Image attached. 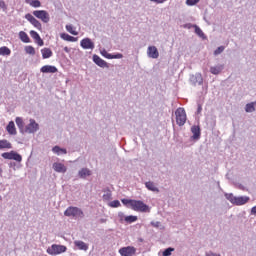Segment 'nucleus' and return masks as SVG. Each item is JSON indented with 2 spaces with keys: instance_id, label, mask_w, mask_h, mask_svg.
Instances as JSON below:
<instances>
[{
  "instance_id": "36",
  "label": "nucleus",
  "mask_w": 256,
  "mask_h": 256,
  "mask_svg": "<svg viewBox=\"0 0 256 256\" xmlns=\"http://www.w3.org/2000/svg\"><path fill=\"white\" fill-rule=\"evenodd\" d=\"M172 251H175V248H172V247L166 248V249L162 252V255H163V256H171Z\"/></svg>"
},
{
  "instance_id": "17",
  "label": "nucleus",
  "mask_w": 256,
  "mask_h": 256,
  "mask_svg": "<svg viewBox=\"0 0 256 256\" xmlns=\"http://www.w3.org/2000/svg\"><path fill=\"white\" fill-rule=\"evenodd\" d=\"M223 69H225V65L217 64L216 66L210 67V73H212V75H219V74H221Z\"/></svg>"
},
{
  "instance_id": "45",
  "label": "nucleus",
  "mask_w": 256,
  "mask_h": 256,
  "mask_svg": "<svg viewBox=\"0 0 256 256\" xmlns=\"http://www.w3.org/2000/svg\"><path fill=\"white\" fill-rule=\"evenodd\" d=\"M195 25L196 24L187 23V24L183 25V28L184 29H193V28H195Z\"/></svg>"
},
{
  "instance_id": "31",
  "label": "nucleus",
  "mask_w": 256,
  "mask_h": 256,
  "mask_svg": "<svg viewBox=\"0 0 256 256\" xmlns=\"http://www.w3.org/2000/svg\"><path fill=\"white\" fill-rule=\"evenodd\" d=\"M246 113H253L255 111V103H248L245 106Z\"/></svg>"
},
{
  "instance_id": "51",
  "label": "nucleus",
  "mask_w": 256,
  "mask_h": 256,
  "mask_svg": "<svg viewBox=\"0 0 256 256\" xmlns=\"http://www.w3.org/2000/svg\"><path fill=\"white\" fill-rule=\"evenodd\" d=\"M238 189H241V191H245V186L243 184H238Z\"/></svg>"
},
{
  "instance_id": "26",
  "label": "nucleus",
  "mask_w": 256,
  "mask_h": 256,
  "mask_svg": "<svg viewBox=\"0 0 256 256\" xmlns=\"http://www.w3.org/2000/svg\"><path fill=\"white\" fill-rule=\"evenodd\" d=\"M52 151H53V153H55L56 155H67V149H65V148H61V147H59V146H54L53 148H52Z\"/></svg>"
},
{
  "instance_id": "38",
  "label": "nucleus",
  "mask_w": 256,
  "mask_h": 256,
  "mask_svg": "<svg viewBox=\"0 0 256 256\" xmlns=\"http://www.w3.org/2000/svg\"><path fill=\"white\" fill-rule=\"evenodd\" d=\"M225 51V46H219L215 51H214V55H221V53H223Z\"/></svg>"
},
{
  "instance_id": "54",
  "label": "nucleus",
  "mask_w": 256,
  "mask_h": 256,
  "mask_svg": "<svg viewBox=\"0 0 256 256\" xmlns=\"http://www.w3.org/2000/svg\"><path fill=\"white\" fill-rule=\"evenodd\" d=\"M100 223H107V219H104V218L100 219Z\"/></svg>"
},
{
  "instance_id": "7",
  "label": "nucleus",
  "mask_w": 256,
  "mask_h": 256,
  "mask_svg": "<svg viewBox=\"0 0 256 256\" xmlns=\"http://www.w3.org/2000/svg\"><path fill=\"white\" fill-rule=\"evenodd\" d=\"M32 15H34V17H36L37 19H40V21H42L43 23H49L51 19L49 16V12H47L46 10H35L32 12Z\"/></svg>"
},
{
  "instance_id": "59",
  "label": "nucleus",
  "mask_w": 256,
  "mask_h": 256,
  "mask_svg": "<svg viewBox=\"0 0 256 256\" xmlns=\"http://www.w3.org/2000/svg\"><path fill=\"white\" fill-rule=\"evenodd\" d=\"M0 177H1V173H0Z\"/></svg>"
},
{
  "instance_id": "13",
  "label": "nucleus",
  "mask_w": 256,
  "mask_h": 256,
  "mask_svg": "<svg viewBox=\"0 0 256 256\" xmlns=\"http://www.w3.org/2000/svg\"><path fill=\"white\" fill-rule=\"evenodd\" d=\"M191 133H193L191 139L194 141H199V139H201V127L197 125L192 126Z\"/></svg>"
},
{
  "instance_id": "47",
  "label": "nucleus",
  "mask_w": 256,
  "mask_h": 256,
  "mask_svg": "<svg viewBox=\"0 0 256 256\" xmlns=\"http://www.w3.org/2000/svg\"><path fill=\"white\" fill-rule=\"evenodd\" d=\"M205 256H221V254L215 253L213 251L205 252Z\"/></svg>"
},
{
  "instance_id": "56",
  "label": "nucleus",
  "mask_w": 256,
  "mask_h": 256,
  "mask_svg": "<svg viewBox=\"0 0 256 256\" xmlns=\"http://www.w3.org/2000/svg\"><path fill=\"white\" fill-rule=\"evenodd\" d=\"M0 201H3V197L0 195Z\"/></svg>"
},
{
  "instance_id": "37",
  "label": "nucleus",
  "mask_w": 256,
  "mask_h": 256,
  "mask_svg": "<svg viewBox=\"0 0 256 256\" xmlns=\"http://www.w3.org/2000/svg\"><path fill=\"white\" fill-rule=\"evenodd\" d=\"M30 5H31V7H34V8H39V7H41V1H39V0H32L31 2H30Z\"/></svg>"
},
{
  "instance_id": "29",
  "label": "nucleus",
  "mask_w": 256,
  "mask_h": 256,
  "mask_svg": "<svg viewBox=\"0 0 256 256\" xmlns=\"http://www.w3.org/2000/svg\"><path fill=\"white\" fill-rule=\"evenodd\" d=\"M19 37L23 41V43H30L31 39L29 38V35H27L24 31L19 32Z\"/></svg>"
},
{
  "instance_id": "10",
  "label": "nucleus",
  "mask_w": 256,
  "mask_h": 256,
  "mask_svg": "<svg viewBox=\"0 0 256 256\" xmlns=\"http://www.w3.org/2000/svg\"><path fill=\"white\" fill-rule=\"evenodd\" d=\"M136 249L133 246L122 247L119 249V253L122 256H133L136 253Z\"/></svg>"
},
{
  "instance_id": "20",
  "label": "nucleus",
  "mask_w": 256,
  "mask_h": 256,
  "mask_svg": "<svg viewBox=\"0 0 256 256\" xmlns=\"http://www.w3.org/2000/svg\"><path fill=\"white\" fill-rule=\"evenodd\" d=\"M41 73H57V67L51 65H45L40 69Z\"/></svg>"
},
{
  "instance_id": "49",
  "label": "nucleus",
  "mask_w": 256,
  "mask_h": 256,
  "mask_svg": "<svg viewBox=\"0 0 256 256\" xmlns=\"http://www.w3.org/2000/svg\"><path fill=\"white\" fill-rule=\"evenodd\" d=\"M250 215H256V206L251 208Z\"/></svg>"
},
{
  "instance_id": "6",
  "label": "nucleus",
  "mask_w": 256,
  "mask_h": 256,
  "mask_svg": "<svg viewBox=\"0 0 256 256\" xmlns=\"http://www.w3.org/2000/svg\"><path fill=\"white\" fill-rule=\"evenodd\" d=\"M1 157H3V159L17 161V163H21V161H23V157L21 156V154L17 153L16 151H13V150L10 152L2 153Z\"/></svg>"
},
{
  "instance_id": "2",
  "label": "nucleus",
  "mask_w": 256,
  "mask_h": 256,
  "mask_svg": "<svg viewBox=\"0 0 256 256\" xmlns=\"http://www.w3.org/2000/svg\"><path fill=\"white\" fill-rule=\"evenodd\" d=\"M224 197L227 199V201H230L232 205L241 206L246 205V203H249L251 201V198L249 196H235L233 193H225Z\"/></svg>"
},
{
  "instance_id": "34",
  "label": "nucleus",
  "mask_w": 256,
  "mask_h": 256,
  "mask_svg": "<svg viewBox=\"0 0 256 256\" xmlns=\"http://www.w3.org/2000/svg\"><path fill=\"white\" fill-rule=\"evenodd\" d=\"M66 30L68 31V33H71V35H79V32L75 31L73 29V25H66Z\"/></svg>"
},
{
  "instance_id": "55",
  "label": "nucleus",
  "mask_w": 256,
  "mask_h": 256,
  "mask_svg": "<svg viewBox=\"0 0 256 256\" xmlns=\"http://www.w3.org/2000/svg\"><path fill=\"white\" fill-rule=\"evenodd\" d=\"M119 217H123V213H119Z\"/></svg>"
},
{
  "instance_id": "24",
  "label": "nucleus",
  "mask_w": 256,
  "mask_h": 256,
  "mask_svg": "<svg viewBox=\"0 0 256 256\" xmlns=\"http://www.w3.org/2000/svg\"><path fill=\"white\" fill-rule=\"evenodd\" d=\"M145 187L146 189H148V191H153L154 193H159V188H157V186H155V183L148 181L145 183Z\"/></svg>"
},
{
  "instance_id": "52",
  "label": "nucleus",
  "mask_w": 256,
  "mask_h": 256,
  "mask_svg": "<svg viewBox=\"0 0 256 256\" xmlns=\"http://www.w3.org/2000/svg\"><path fill=\"white\" fill-rule=\"evenodd\" d=\"M64 51H65V53H71V48H69V47H64Z\"/></svg>"
},
{
  "instance_id": "3",
  "label": "nucleus",
  "mask_w": 256,
  "mask_h": 256,
  "mask_svg": "<svg viewBox=\"0 0 256 256\" xmlns=\"http://www.w3.org/2000/svg\"><path fill=\"white\" fill-rule=\"evenodd\" d=\"M65 217H79L80 219H83L85 217V214L83 213V210L78 207L70 206L68 207L64 212Z\"/></svg>"
},
{
  "instance_id": "35",
  "label": "nucleus",
  "mask_w": 256,
  "mask_h": 256,
  "mask_svg": "<svg viewBox=\"0 0 256 256\" xmlns=\"http://www.w3.org/2000/svg\"><path fill=\"white\" fill-rule=\"evenodd\" d=\"M25 51L28 55H35V48L33 46H26Z\"/></svg>"
},
{
  "instance_id": "23",
  "label": "nucleus",
  "mask_w": 256,
  "mask_h": 256,
  "mask_svg": "<svg viewBox=\"0 0 256 256\" xmlns=\"http://www.w3.org/2000/svg\"><path fill=\"white\" fill-rule=\"evenodd\" d=\"M13 149V145L6 139L0 140V150Z\"/></svg>"
},
{
  "instance_id": "57",
  "label": "nucleus",
  "mask_w": 256,
  "mask_h": 256,
  "mask_svg": "<svg viewBox=\"0 0 256 256\" xmlns=\"http://www.w3.org/2000/svg\"><path fill=\"white\" fill-rule=\"evenodd\" d=\"M0 173H3V169L0 168Z\"/></svg>"
},
{
  "instance_id": "44",
  "label": "nucleus",
  "mask_w": 256,
  "mask_h": 256,
  "mask_svg": "<svg viewBox=\"0 0 256 256\" xmlns=\"http://www.w3.org/2000/svg\"><path fill=\"white\" fill-rule=\"evenodd\" d=\"M0 9H3V11H7V4H5V1L0 0Z\"/></svg>"
},
{
  "instance_id": "42",
  "label": "nucleus",
  "mask_w": 256,
  "mask_h": 256,
  "mask_svg": "<svg viewBox=\"0 0 256 256\" xmlns=\"http://www.w3.org/2000/svg\"><path fill=\"white\" fill-rule=\"evenodd\" d=\"M111 207H121V202H119V200H114L112 202H110L109 204Z\"/></svg>"
},
{
  "instance_id": "14",
  "label": "nucleus",
  "mask_w": 256,
  "mask_h": 256,
  "mask_svg": "<svg viewBox=\"0 0 256 256\" xmlns=\"http://www.w3.org/2000/svg\"><path fill=\"white\" fill-rule=\"evenodd\" d=\"M190 82L192 83V85H197V83L199 85H203V75H201V73H196L195 75H191Z\"/></svg>"
},
{
  "instance_id": "46",
  "label": "nucleus",
  "mask_w": 256,
  "mask_h": 256,
  "mask_svg": "<svg viewBox=\"0 0 256 256\" xmlns=\"http://www.w3.org/2000/svg\"><path fill=\"white\" fill-rule=\"evenodd\" d=\"M150 225H152V227H155L156 229H159V227H161V222L156 221V222H151Z\"/></svg>"
},
{
  "instance_id": "53",
  "label": "nucleus",
  "mask_w": 256,
  "mask_h": 256,
  "mask_svg": "<svg viewBox=\"0 0 256 256\" xmlns=\"http://www.w3.org/2000/svg\"><path fill=\"white\" fill-rule=\"evenodd\" d=\"M203 111V108L201 107V104H198L197 113H201Z\"/></svg>"
},
{
  "instance_id": "41",
  "label": "nucleus",
  "mask_w": 256,
  "mask_h": 256,
  "mask_svg": "<svg viewBox=\"0 0 256 256\" xmlns=\"http://www.w3.org/2000/svg\"><path fill=\"white\" fill-rule=\"evenodd\" d=\"M200 0H186V5L193 7V5H197Z\"/></svg>"
},
{
  "instance_id": "18",
  "label": "nucleus",
  "mask_w": 256,
  "mask_h": 256,
  "mask_svg": "<svg viewBox=\"0 0 256 256\" xmlns=\"http://www.w3.org/2000/svg\"><path fill=\"white\" fill-rule=\"evenodd\" d=\"M91 175L92 172L89 168H82L78 171V177H80V179H87V177H91Z\"/></svg>"
},
{
  "instance_id": "50",
  "label": "nucleus",
  "mask_w": 256,
  "mask_h": 256,
  "mask_svg": "<svg viewBox=\"0 0 256 256\" xmlns=\"http://www.w3.org/2000/svg\"><path fill=\"white\" fill-rule=\"evenodd\" d=\"M152 3H165L167 0H150Z\"/></svg>"
},
{
  "instance_id": "15",
  "label": "nucleus",
  "mask_w": 256,
  "mask_h": 256,
  "mask_svg": "<svg viewBox=\"0 0 256 256\" xmlns=\"http://www.w3.org/2000/svg\"><path fill=\"white\" fill-rule=\"evenodd\" d=\"M148 57H151V59L159 58V50H157V47L155 46L148 47Z\"/></svg>"
},
{
  "instance_id": "28",
  "label": "nucleus",
  "mask_w": 256,
  "mask_h": 256,
  "mask_svg": "<svg viewBox=\"0 0 256 256\" xmlns=\"http://www.w3.org/2000/svg\"><path fill=\"white\" fill-rule=\"evenodd\" d=\"M194 29H195V33L196 35H198V37H200L201 39H207V36L205 35V33H203V30H201V28L197 25H194Z\"/></svg>"
},
{
  "instance_id": "58",
  "label": "nucleus",
  "mask_w": 256,
  "mask_h": 256,
  "mask_svg": "<svg viewBox=\"0 0 256 256\" xmlns=\"http://www.w3.org/2000/svg\"><path fill=\"white\" fill-rule=\"evenodd\" d=\"M252 103H254V107H255V105H256V101H255V102H252Z\"/></svg>"
},
{
  "instance_id": "1",
  "label": "nucleus",
  "mask_w": 256,
  "mask_h": 256,
  "mask_svg": "<svg viewBox=\"0 0 256 256\" xmlns=\"http://www.w3.org/2000/svg\"><path fill=\"white\" fill-rule=\"evenodd\" d=\"M123 205L126 207H131L133 211H138L140 213H149V206L144 204L141 200H133V199H122L121 200Z\"/></svg>"
},
{
  "instance_id": "40",
  "label": "nucleus",
  "mask_w": 256,
  "mask_h": 256,
  "mask_svg": "<svg viewBox=\"0 0 256 256\" xmlns=\"http://www.w3.org/2000/svg\"><path fill=\"white\" fill-rule=\"evenodd\" d=\"M30 36L34 41H36V39H39V37H41L39 36V33H37L35 30L30 31Z\"/></svg>"
},
{
  "instance_id": "5",
  "label": "nucleus",
  "mask_w": 256,
  "mask_h": 256,
  "mask_svg": "<svg viewBox=\"0 0 256 256\" xmlns=\"http://www.w3.org/2000/svg\"><path fill=\"white\" fill-rule=\"evenodd\" d=\"M48 255H61L67 251V246L53 244L51 247L47 248Z\"/></svg>"
},
{
  "instance_id": "9",
  "label": "nucleus",
  "mask_w": 256,
  "mask_h": 256,
  "mask_svg": "<svg viewBox=\"0 0 256 256\" xmlns=\"http://www.w3.org/2000/svg\"><path fill=\"white\" fill-rule=\"evenodd\" d=\"M25 19H27V21H29V23H31V25H33L39 31H41V29L43 28L41 22H39V20L32 16L31 13L26 14Z\"/></svg>"
},
{
  "instance_id": "30",
  "label": "nucleus",
  "mask_w": 256,
  "mask_h": 256,
  "mask_svg": "<svg viewBox=\"0 0 256 256\" xmlns=\"http://www.w3.org/2000/svg\"><path fill=\"white\" fill-rule=\"evenodd\" d=\"M0 55L9 56L11 55V49L7 46L0 47Z\"/></svg>"
},
{
  "instance_id": "32",
  "label": "nucleus",
  "mask_w": 256,
  "mask_h": 256,
  "mask_svg": "<svg viewBox=\"0 0 256 256\" xmlns=\"http://www.w3.org/2000/svg\"><path fill=\"white\" fill-rule=\"evenodd\" d=\"M111 190H109V188H107L105 191H104V195H103V200L104 201H109L111 199Z\"/></svg>"
},
{
  "instance_id": "33",
  "label": "nucleus",
  "mask_w": 256,
  "mask_h": 256,
  "mask_svg": "<svg viewBox=\"0 0 256 256\" xmlns=\"http://www.w3.org/2000/svg\"><path fill=\"white\" fill-rule=\"evenodd\" d=\"M124 221H126V223H135V221H137V216H133V215L126 216L124 218Z\"/></svg>"
},
{
  "instance_id": "43",
  "label": "nucleus",
  "mask_w": 256,
  "mask_h": 256,
  "mask_svg": "<svg viewBox=\"0 0 256 256\" xmlns=\"http://www.w3.org/2000/svg\"><path fill=\"white\" fill-rule=\"evenodd\" d=\"M35 43H37V45H39V47H43V45H45V42H43V39H41V37L37 38L35 40Z\"/></svg>"
},
{
  "instance_id": "8",
  "label": "nucleus",
  "mask_w": 256,
  "mask_h": 256,
  "mask_svg": "<svg viewBox=\"0 0 256 256\" xmlns=\"http://www.w3.org/2000/svg\"><path fill=\"white\" fill-rule=\"evenodd\" d=\"M37 131H39V124L35 121V119H30V123L24 128V134L37 133Z\"/></svg>"
},
{
  "instance_id": "16",
  "label": "nucleus",
  "mask_w": 256,
  "mask_h": 256,
  "mask_svg": "<svg viewBox=\"0 0 256 256\" xmlns=\"http://www.w3.org/2000/svg\"><path fill=\"white\" fill-rule=\"evenodd\" d=\"M52 167L56 173H67V167L63 163L55 162Z\"/></svg>"
},
{
  "instance_id": "19",
  "label": "nucleus",
  "mask_w": 256,
  "mask_h": 256,
  "mask_svg": "<svg viewBox=\"0 0 256 256\" xmlns=\"http://www.w3.org/2000/svg\"><path fill=\"white\" fill-rule=\"evenodd\" d=\"M74 245L80 249V251H87L89 249V245L81 240L74 241Z\"/></svg>"
},
{
  "instance_id": "25",
  "label": "nucleus",
  "mask_w": 256,
  "mask_h": 256,
  "mask_svg": "<svg viewBox=\"0 0 256 256\" xmlns=\"http://www.w3.org/2000/svg\"><path fill=\"white\" fill-rule=\"evenodd\" d=\"M41 53L43 59H49L50 57H53V51H51L50 48H43Z\"/></svg>"
},
{
  "instance_id": "21",
  "label": "nucleus",
  "mask_w": 256,
  "mask_h": 256,
  "mask_svg": "<svg viewBox=\"0 0 256 256\" xmlns=\"http://www.w3.org/2000/svg\"><path fill=\"white\" fill-rule=\"evenodd\" d=\"M6 131L9 135H17V129L15 128V122L10 121L6 127Z\"/></svg>"
},
{
  "instance_id": "11",
  "label": "nucleus",
  "mask_w": 256,
  "mask_h": 256,
  "mask_svg": "<svg viewBox=\"0 0 256 256\" xmlns=\"http://www.w3.org/2000/svg\"><path fill=\"white\" fill-rule=\"evenodd\" d=\"M92 59H93V62L96 65H98V67H101L102 69H105V68L109 69V64L105 60L101 59V57H99L97 54H94Z\"/></svg>"
},
{
  "instance_id": "39",
  "label": "nucleus",
  "mask_w": 256,
  "mask_h": 256,
  "mask_svg": "<svg viewBox=\"0 0 256 256\" xmlns=\"http://www.w3.org/2000/svg\"><path fill=\"white\" fill-rule=\"evenodd\" d=\"M101 55L105 57L106 59H113V54H109L107 50H102Z\"/></svg>"
},
{
  "instance_id": "12",
  "label": "nucleus",
  "mask_w": 256,
  "mask_h": 256,
  "mask_svg": "<svg viewBox=\"0 0 256 256\" xmlns=\"http://www.w3.org/2000/svg\"><path fill=\"white\" fill-rule=\"evenodd\" d=\"M80 45L82 49H95V43L90 38L82 39Z\"/></svg>"
},
{
  "instance_id": "22",
  "label": "nucleus",
  "mask_w": 256,
  "mask_h": 256,
  "mask_svg": "<svg viewBox=\"0 0 256 256\" xmlns=\"http://www.w3.org/2000/svg\"><path fill=\"white\" fill-rule=\"evenodd\" d=\"M15 121H16V125H17L18 129H20V133H22V135H24L25 123L23 122V118L17 117Z\"/></svg>"
},
{
  "instance_id": "27",
  "label": "nucleus",
  "mask_w": 256,
  "mask_h": 256,
  "mask_svg": "<svg viewBox=\"0 0 256 256\" xmlns=\"http://www.w3.org/2000/svg\"><path fill=\"white\" fill-rule=\"evenodd\" d=\"M60 37H61V39H63L64 41H70V42H75V41H77V38H75V37H73V36H71V35H69V34H67V33H62V34H60Z\"/></svg>"
},
{
  "instance_id": "4",
  "label": "nucleus",
  "mask_w": 256,
  "mask_h": 256,
  "mask_svg": "<svg viewBox=\"0 0 256 256\" xmlns=\"http://www.w3.org/2000/svg\"><path fill=\"white\" fill-rule=\"evenodd\" d=\"M176 123L179 127H183L187 121V114L185 113V108H178L175 111Z\"/></svg>"
},
{
  "instance_id": "48",
  "label": "nucleus",
  "mask_w": 256,
  "mask_h": 256,
  "mask_svg": "<svg viewBox=\"0 0 256 256\" xmlns=\"http://www.w3.org/2000/svg\"><path fill=\"white\" fill-rule=\"evenodd\" d=\"M112 59H123V54L117 53V54H112Z\"/></svg>"
}]
</instances>
